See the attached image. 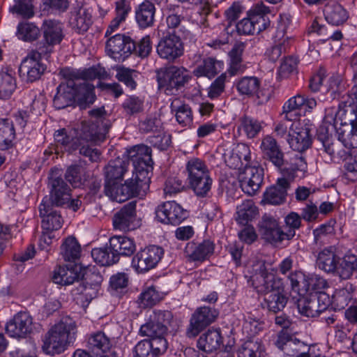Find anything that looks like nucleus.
<instances>
[{"mask_svg": "<svg viewBox=\"0 0 357 357\" xmlns=\"http://www.w3.org/2000/svg\"><path fill=\"white\" fill-rule=\"evenodd\" d=\"M50 195L43 199H48L51 206H62L68 204L71 199L70 189L64 180L59 176H52L50 178Z\"/></svg>", "mask_w": 357, "mask_h": 357, "instance_id": "obj_17", "label": "nucleus"}, {"mask_svg": "<svg viewBox=\"0 0 357 357\" xmlns=\"http://www.w3.org/2000/svg\"><path fill=\"white\" fill-rule=\"evenodd\" d=\"M15 128L8 119H0V150H6L12 146L15 139Z\"/></svg>", "mask_w": 357, "mask_h": 357, "instance_id": "obj_43", "label": "nucleus"}, {"mask_svg": "<svg viewBox=\"0 0 357 357\" xmlns=\"http://www.w3.org/2000/svg\"><path fill=\"white\" fill-rule=\"evenodd\" d=\"M342 137L340 135L338 140H334L332 142L326 143V146H324V151L333 158H337L345 160L347 158L348 152L342 148Z\"/></svg>", "mask_w": 357, "mask_h": 357, "instance_id": "obj_57", "label": "nucleus"}, {"mask_svg": "<svg viewBox=\"0 0 357 357\" xmlns=\"http://www.w3.org/2000/svg\"><path fill=\"white\" fill-rule=\"evenodd\" d=\"M106 50L113 59L123 61L136 50V43L130 36L116 34L107 40Z\"/></svg>", "mask_w": 357, "mask_h": 357, "instance_id": "obj_10", "label": "nucleus"}, {"mask_svg": "<svg viewBox=\"0 0 357 357\" xmlns=\"http://www.w3.org/2000/svg\"><path fill=\"white\" fill-rule=\"evenodd\" d=\"M340 258L335 253L333 246L326 248L320 251L317 257V265L321 270L328 273H335Z\"/></svg>", "mask_w": 357, "mask_h": 357, "instance_id": "obj_30", "label": "nucleus"}, {"mask_svg": "<svg viewBox=\"0 0 357 357\" xmlns=\"http://www.w3.org/2000/svg\"><path fill=\"white\" fill-rule=\"evenodd\" d=\"M167 331V329H166L164 325L160 324L151 319L149 322L141 326L139 333L142 336L150 337L149 340H158V339L166 340L165 335Z\"/></svg>", "mask_w": 357, "mask_h": 357, "instance_id": "obj_45", "label": "nucleus"}, {"mask_svg": "<svg viewBox=\"0 0 357 357\" xmlns=\"http://www.w3.org/2000/svg\"><path fill=\"white\" fill-rule=\"evenodd\" d=\"M60 75L65 79L57 87V93L54 98V106L57 109H64L75 103L76 93L75 71L70 68H64L60 71Z\"/></svg>", "mask_w": 357, "mask_h": 357, "instance_id": "obj_7", "label": "nucleus"}, {"mask_svg": "<svg viewBox=\"0 0 357 357\" xmlns=\"http://www.w3.org/2000/svg\"><path fill=\"white\" fill-rule=\"evenodd\" d=\"M237 89L242 95L256 96L258 104H264L270 98V93L260 89V81L256 77H244L237 83Z\"/></svg>", "mask_w": 357, "mask_h": 357, "instance_id": "obj_23", "label": "nucleus"}, {"mask_svg": "<svg viewBox=\"0 0 357 357\" xmlns=\"http://www.w3.org/2000/svg\"><path fill=\"white\" fill-rule=\"evenodd\" d=\"M260 149L264 159L270 161L278 168L284 165V153L273 136L266 135L261 139Z\"/></svg>", "mask_w": 357, "mask_h": 357, "instance_id": "obj_22", "label": "nucleus"}, {"mask_svg": "<svg viewBox=\"0 0 357 357\" xmlns=\"http://www.w3.org/2000/svg\"><path fill=\"white\" fill-rule=\"evenodd\" d=\"M75 81H76V85L75 86L76 98L75 99V102H76L81 109H85L95 101L96 96L94 93V86L82 79L76 73Z\"/></svg>", "mask_w": 357, "mask_h": 357, "instance_id": "obj_27", "label": "nucleus"}, {"mask_svg": "<svg viewBox=\"0 0 357 357\" xmlns=\"http://www.w3.org/2000/svg\"><path fill=\"white\" fill-rule=\"evenodd\" d=\"M156 73L159 87L166 88V90L178 89L188 82L190 79L185 68L174 66L160 68Z\"/></svg>", "mask_w": 357, "mask_h": 357, "instance_id": "obj_8", "label": "nucleus"}, {"mask_svg": "<svg viewBox=\"0 0 357 357\" xmlns=\"http://www.w3.org/2000/svg\"><path fill=\"white\" fill-rule=\"evenodd\" d=\"M115 229L123 231H132L137 228L139 221L136 216V202H130L126 204L113 217Z\"/></svg>", "mask_w": 357, "mask_h": 357, "instance_id": "obj_15", "label": "nucleus"}, {"mask_svg": "<svg viewBox=\"0 0 357 357\" xmlns=\"http://www.w3.org/2000/svg\"><path fill=\"white\" fill-rule=\"evenodd\" d=\"M336 110L331 114H327L324 118V123L318 130L317 137L322 144V146H326V143H331L335 140L333 137V134L335 130L333 125L335 120Z\"/></svg>", "mask_w": 357, "mask_h": 357, "instance_id": "obj_35", "label": "nucleus"}, {"mask_svg": "<svg viewBox=\"0 0 357 357\" xmlns=\"http://www.w3.org/2000/svg\"><path fill=\"white\" fill-rule=\"evenodd\" d=\"M16 89L13 76L8 72H0V98H9Z\"/></svg>", "mask_w": 357, "mask_h": 357, "instance_id": "obj_53", "label": "nucleus"}, {"mask_svg": "<svg viewBox=\"0 0 357 357\" xmlns=\"http://www.w3.org/2000/svg\"><path fill=\"white\" fill-rule=\"evenodd\" d=\"M264 353L261 343L253 340L245 342L237 351L238 357H263Z\"/></svg>", "mask_w": 357, "mask_h": 357, "instance_id": "obj_51", "label": "nucleus"}, {"mask_svg": "<svg viewBox=\"0 0 357 357\" xmlns=\"http://www.w3.org/2000/svg\"><path fill=\"white\" fill-rule=\"evenodd\" d=\"M244 49L245 43L238 42L230 51V67L228 72L231 75L242 73L245 70V66L242 63V54Z\"/></svg>", "mask_w": 357, "mask_h": 357, "instance_id": "obj_36", "label": "nucleus"}, {"mask_svg": "<svg viewBox=\"0 0 357 357\" xmlns=\"http://www.w3.org/2000/svg\"><path fill=\"white\" fill-rule=\"evenodd\" d=\"M222 62L213 57H208L203 60L194 70V74L197 76H205L208 78L215 77L222 68Z\"/></svg>", "mask_w": 357, "mask_h": 357, "instance_id": "obj_37", "label": "nucleus"}, {"mask_svg": "<svg viewBox=\"0 0 357 357\" xmlns=\"http://www.w3.org/2000/svg\"><path fill=\"white\" fill-rule=\"evenodd\" d=\"M116 252L109 250V248H94L91 251V257L94 261L101 266H110L119 261Z\"/></svg>", "mask_w": 357, "mask_h": 357, "instance_id": "obj_52", "label": "nucleus"}, {"mask_svg": "<svg viewBox=\"0 0 357 357\" xmlns=\"http://www.w3.org/2000/svg\"><path fill=\"white\" fill-rule=\"evenodd\" d=\"M164 254L163 249L151 245L141 250L132 258V266L138 272H146L153 268L160 261Z\"/></svg>", "mask_w": 357, "mask_h": 357, "instance_id": "obj_11", "label": "nucleus"}, {"mask_svg": "<svg viewBox=\"0 0 357 357\" xmlns=\"http://www.w3.org/2000/svg\"><path fill=\"white\" fill-rule=\"evenodd\" d=\"M290 40L289 38L283 39L282 41L273 45L267 50L266 56L272 61H276L289 47Z\"/></svg>", "mask_w": 357, "mask_h": 357, "instance_id": "obj_59", "label": "nucleus"}, {"mask_svg": "<svg viewBox=\"0 0 357 357\" xmlns=\"http://www.w3.org/2000/svg\"><path fill=\"white\" fill-rule=\"evenodd\" d=\"M317 301L312 294L300 298L297 301L298 312L307 317H315L319 314V310L317 308Z\"/></svg>", "mask_w": 357, "mask_h": 357, "instance_id": "obj_48", "label": "nucleus"}, {"mask_svg": "<svg viewBox=\"0 0 357 357\" xmlns=\"http://www.w3.org/2000/svg\"><path fill=\"white\" fill-rule=\"evenodd\" d=\"M253 271L250 281L257 291L264 294L263 307L274 313L282 310L287 303V297L282 293L280 279L268 271L264 261H257Z\"/></svg>", "mask_w": 357, "mask_h": 357, "instance_id": "obj_2", "label": "nucleus"}, {"mask_svg": "<svg viewBox=\"0 0 357 357\" xmlns=\"http://www.w3.org/2000/svg\"><path fill=\"white\" fill-rule=\"evenodd\" d=\"M128 158L132 162L134 172L150 175L153 160L151 149L144 144L137 145L128 151Z\"/></svg>", "mask_w": 357, "mask_h": 357, "instance_id": "obj_13", "label": "nucleus"}, {"mask_svg": "<svg viewBox=\"0 0 357 357\" xmlns=\"http://www.w3.org/2000/svg\"><path fill=\"white\" fill-rule=\"evenodd\" d=\"M213 243L210 241H204L199 244L190 242L187 244L185 253L192 261H203L208 255L213 253Z\"/></svg>", "mask_w": 357, "mask_h": 357, "instance_id": "obj_32", "label": "nucleus"}, {"mask_svg": "<svg viewBox=\"0 0 357 357\" xmlns=\"http://www.w3.org/2000/svg\"><path fill=\"white\" fill-rule=\"evenodd\" d=\"M354 287L347 283L343 288L337 289L332 297V301L335 307L339 310L345 308L354 301Z\"/></svg>", "mask_w": 357, "mask_h": 357, "instance_id": "obj_40", "label": "nucleus"}, {"mask_svg": "<svg viewBox=\"0 0 357 357\" xmlns=\"http://www.w3.org/2000/svg\"><path fill=\"white\" fill-rule=\"evenodd\" d=\"M289 188V182L286 178H279L275 185L265 192L262 201L273 205L281 204L285 201Z\"/></svg>", "mask_w": 357, "mask_h": 357, "instance_id": "obj_29", "label": "nucleus"}, {"mask_svg": "<svg viewBox=\"0 0 357 357\" xmlns=\"http://www.w3.org/2000/svg\"><path fill=\"white\" fill-rule=\"evenodd\" d=\"M17 35L20 39L24 41H33L38 38L40 30L33 23L23 22L19 24Z\"/></svg>", "mask_w": 357, "mask_h": 357, "instance_id": "obj_54", "label": "nucleus"}, {"mask_svg": "<svg viewBox=\"0 0 357 357\" xmlns=\"http://www.w3.org/2000/svg\"><path fill=\"white\" fill-rule=\"evenodd\" d=\"M171 109L176 112V118L177 121L183 125H189L192 120V112L190 107L185 104H182L178 98H175L171 103Z\"/></svg>", "mask_w": 357, "mask_h": 357, "instance_id": "obj_47", "label": "nucleus"}, {"mask_svg": "<svg viewBox=\"0 0 357 357\" xmlns=\"http://www.w3.org/2000/svg\"><path fill=\"white\" fill-rule=\"evenodd\" d=\"M88 344L91 352L96 355H100L111 349L112 342L104 333L98 332L89 337Z\"/></svg>", "mask_w": 357, "mask_h": 357, "instance_id": "obj_38", "label": "nucleus"}, {"mask_svg": "<svg viewBox=\"0 0 357 357\" xmlns=\"http://www.w3.org/2000/svg\"><path fill=\"white\" fill-rule=\"evenodd\" d=\"M135 70H130L124 67H118L116 68V79L121 82H123L128 87L134 89L136 86V83L134 80V75Z\"/></svg>", "mask_w": 357, "mask_h": 357, "instance_id": "obj_60", "label": "nucleus"}, {"mask_svg": "<svg viewBox=\"0 0 357 357\" xmlns=\"http://www.w3.org/2000/svg\"><path fill=\"white\" fill-rule=\"evenodd\" d=\"M296 124L298 123L296 121L287 119L284 117L283 119L275 124L274 132L278 137L287 141V138L291 135Z\"/></svg>", "mask_w": 357, "mask_h": 357, "instance_id": "obj_56", "label": "nucleus"}, {"mask_svg": "<svg viewBox=\"0 0 357 357\" xmlns=\"http://www.w3.org/2000/svg\"><path fill=\"white\" fill-rule=\"evenodd\" d=\"M305 103V97L296 96L290 98L283 106V112L282 115L287 119L296 121L299 116L297 112L298 109L303 107Z\"/></svg>", "mask_w": 357, "mask_h": 357, "instance_id": "obj_50", "label": "nucleus"}, {"mask_svg": "<svg viewBox=\"0 0 357 357\" xmlns=\"http://www.w3.org/2000/svg\"><path fill=\"white\" fill-rule=\"evenodd\" d=\"M109 250L116 252L117 258L119 256H130L135 250L136 246L132 239L123 236H114L109 241Z\"/></svg>", "mask_w": 357, "mask_h": 357, "instance_id": "obj_31", "label": "nucleus"}, {"mask_svg": "<svg viewBox=\"0 0 357 357\" xmlns=\"http://www.w3.org/2000/svg\"><path fill=\"white\" fill-rule=\"evenodd\" d=\"M167 349L166 340H144L139 342L133 349V357H158Z\"/></svg>", "mask_w": 357, "mask_h": 357, "instance_id": "obj_24", "label": "nucleus"}, {"mask_svg": "<svg viewBox=\"0 0 357 357\" xmlns=\"http://www.w3.org/2000/svg\"><path fill=\"white\" fill-rule=\"evenodd\" d=\"M357 271V257L354 255H345L339 260L335 273L343 280L349 279Z\"/></svg>", "mask_w": 357, "mask_h": 357, "instance_id": "obj_41", "label": "nucleus"}, {"mask_svg": "<svg viewBox=\"0 0 357 357\" xmlns=\"http://www.w3.org/2000/svg\"><path fill=\"white\" fill-rule=\"evenodd\" d=\"M156 218L165 224L178 225L187 218V212L175 202H167L158 206Z\"/></svg>", "mask_w": 357, "mask_h": 357, "instance_id": "obj_16", "label": "nucleus"}, {"mask_svg": "<svg viewBox=\"0 0 357 357\" xmlns=\"http://www.w3.org/2000/svg\"><path fill=\"white\" fill-rule=\"evenodd\" d=\"M75 329V323L70 317H62L46 334L43 351L52 355L63 351L70 342Z\"/></svg>", "mask_w": 357, "mask_h": 357, "instance_id": "obj_3", "label": "nucleus"}, {"mask_svg": "<svg viewBox=\"0 0 357 357\" xmlns=\"http://www.w3.org/2000/svg\"><path fill=\"white\" fill-rule=\"evenodd\" d=\"M218 316V312L209 307H201L192 315L187 329L189 337H196L206 327L213 323Z\"/></svg>", "mask_w": 357, "mask_h": 357, "instance_id": "obj_12", "label": "nucleus"}, {"mask_svg": "<svg viewBox=\"0 0 357 357\" xmlns=\"http://www.w3.org/2000/svg\"><path fill=\"white\" fill-rule=\"evenodd\" d=\"M222 343V337L218 330H208L198 340L197 346L205 352L216 350Z\"/></svg>", "mask_w": 357, "mask_h": 357, "instance_id": "obj_34", "label": "nucleus"}, {"mask_svg": "<svg viewBox=\"0 0 357 357\" xmlns=\"http://www.w3.org/2000/svg\"><path fill=\"white\" fill-rule=\"evenodd\" d=\"M149 182L150 175L147 173L134 172L132 177L123 184L107 188L106 195L117 202H123L130 197L139 195L142 191L144 192L149 188Z\"/></svg>", "mask_w": 357, "mask_h": 357, "instance_id": "obj_6", "label": "nucleus"}, {"mask_svg": "<svg viewBox=\"0 0 357 357\" xmlns=\"http://www.w3.org/2000/svg\"><path fill=\"white\" fill-rule=\"evenodd\" d=\"M155 8L153 3H142L135 11L136 21L141 28L152 26L155 22Z\"/></svg>", "mask_w": 357, "mask_h": 357, "instance_id": "obj_33", "label": "nucleus"}, {"mask_svg": "<svg viewBox=\"0 0 357 357\" xmlns=\"http://www.w3.org/2000/svg\"><path fill=\"white\" fill-rule=\"evenodd\" d=\"M259 233L261 237L267 242L276 243L287 239H291L296 234L293 230L283 231L279 226L278 221L270 215L263 216L259 222Z\"/></svg>", "mask_w": 357, "mask_h": 357, "instance_id": "obj_9", "label": "nucleus"}, {"mask_svg": "<svg viewBox=\"0 0 357 357\" xmlns=\"http://www.w3.org/2000/svg\"><path fill=\"white\" fill-rule=\"evenodd\" d=\"M290 148L298 152L307 149L312 143L310 130L307 127H298L296 124L291 135L287 138Z\"/></svg>", "mask_w": 357, "mask_h": 357, "instance_id": "obj_28", "label": "nucleus"}, {"mask_svg": "<svg viewBox=\"0 0 357 357\" xmlns=\"http://www.w3.org/2000/svg\"><path fill=\"white\" fill-rule=\"evenodd\" d=\"M32 318L26 312H19L10 320L6 327L10 336L20 339L25 338L32 331Z\"/></svg>", "mask_w": 357, "mask_h": 357, "instance_id": "obj_19", "label": "nucleus"}, {"mask_svg": "<svg viewBox=\"0 0 357 357\" xmlns=\"http://www.w3.org/2000/svg\"><path fill=\"white\" fill-rule=\"evenodd\" d=\"M81 253V246L73 236L67 237L61 245V254L65 261H75L79 259Z\"/></svg>", "mask_w": 357, "mask_h": 357, "instance_id": "obj_42", "label": "nucleus"}, {"mask_svg": "<svg viewBox=\"0 0 357 357\" xmlns=\"http://www.w3.org/2000/svg\"><path fill=\"white\" fill-rule=\"evenodd\" d=\"M160 299V296L154 287H149L143 291L139 297L140 303L144 307H151L156 304Z\"/></svg>", "mask_w": 357, "mask_h": 357, "instance_id": "obj_61", "label": "nucleus"}, {"mask_svg": "<svg viewBox=\"0 0 357 357\" xmlns=\"http://www.w3.org/2000/svg\"><path fill=\"white\" fill-rule=\"evenodd\" d=\"M239 122L238 132H243L250 139L255 137L262 129L261 122L248 116L241 117Z\"/></svg>", "mask_w": 357, "mask_h": 357, "instance_id": "obj_46", "label": "nucleus"}, {"mask_svg": "<svg viewBox=\"0 0 357 357\" xmlns=\"http://www.w3.org/2000/svg\"><path fill=\"white\" fill-rule=\"evenodd\" d=\"M162 128V122L156 116H149L139 123V129L144 132H160Z\"/></svg>", "mask_w": 357, "mask_h": 357, "instance_id": "obj_63", "label": "nucleus"}, {"mask_svg": "<svg viewBox=\"0 0 357 357\" xmlns=\"http://www.w3.org/2000/svg\"><path fill=\"white\" fill-rule=\"evenodd\" d=\"M10 10L26 18L33 15L31 0H16V3Z\"/></svg>", "mask_w": 357, "mask_h": 357, "instance_id": "obj_62", "label": "nucleus"}, {"mask_svg": "<svg viewBox=\"0 0 357 357\" xmlns=\"http://www.w3.org/2000/svg\"><path fill=\"white\" fill-rule=\"evenodd\" d=\"M325 18L333 25H340L347 19V11L340 4L329 6L324 10Z\"/></svg>", "mask_w": 357, "mask_h": 357, "instance_id": "obj_49", "label": "nucleus"}, {"mask_svg": "<svg viewBox=\"0 0 357 357\" xmlns=\"http://www.w3.org/2000/svg\"><path fill=\"white\" fill-rule=\"evenodd\" d=\"M42 31L45 44H40L38 46L49 47L52 50V47L59 44L64 37L63 26L56 20H48L44 21Z\"/></svg>", "mask_w": 357, "mask_h": 357, "instance_id": "obj_25", "label": "nucleus"}, {"mask_svg": "<svg viewBox=\"0 0 357 357\" xmlns=\"http://www.w3.org/2000/svg\"><path fill=\"white\" fill-rule=\"evenodd\" d=\"M51 52L52 49L45 46H38L36 50L31 51L20 66V77L27 82L39 79L46 70L43 59H47Z\"/></svg>", "mask_w": 357, "mask_h": 357, "instance_id": "obj_4", "label": "nucleus"}, {"mask_svg": "<svg viewBox=\"0 0 357 357\" xmlns=\"http://www.w3.org/2000/svg\"><path fill=\"white\" fill-rule=\"evenodd\" d=\"M79 273L73 267L60 266L55 270L52 277L54 283L61 285H69L79 278Z\"/></svg>", "mask_w": 357, "mask_h": 357, "instance_id": "obj_44", "label": "nucleus"}, {"mask_svg": "<svg viewBox=\"0 0 357 357\" xmlns=\"http://www.w3.org/2000/svg\"><path fill=\"white\" fill-rule=\"evenodd\" d=\"M91 119L89 122L82 121L74 129L76 140L79 142V154L88 158L91 162L100 160V151L93 149L89 144L98 145L105 139L109 125L106 120L107 112L104 107L93 109L89 112Z\"/></svg>", "mask_w": 357, "mask_h": 357, "instance_id": "obj_1", "label": "nucleus"}, {"mask_svg": "<svg viewBox=\"0 0 357 357\" xmlns=\"http://www.w3.org/2000/svg\"><path fill=\"white\" fill-rule=\"evenodd\" d=\"M57 146L64 151L72 153L79 150V142L76 140L75 132L68 134L65 128L56 130L54 135Z\"/></svg>", "mask_w": 357, "mask_h": 357, "instance_id": "obj_39", "label": "nucleus"}, {"mask_svg": "<svg viewBox=\"0 0 357 357\" xmlns=\"http://www.w3.org/2000/svg\"><path fill=\"white\" fill-rule=\"evenodd\" d=\"M264 179V169L259 167L248 165L239 174V182L242 190L253 195L261 187Z\"/></svg>", "mask_w": 357, "mask_h": 357, "instance_id": "obj_14", "label": "nucleus"}, {"mask_svg": "<svg viewBox=\"0 0 357 357\" xmlns=\"http://www.w3.org/2000/svg\"><path fill=\"white\" fill-rule=\"evenodd\" d=\"M186 172L190 187L199 197H205L210 191L213 180L208 167L202 160L193 158L186 164Z\"/></svg>", "mask_w": 357, "mask_h": 357, "instance_id": "obj_5", "label": "nucleus"}, {"mask_svg": "<svg viewBox=\"0 0 357 357\" xmlns=\"http://www.w3.org/2000/svg\"><path fill=\"white\" fill-rule=\"evenodd\" d=\"M129 162L121 158H117L109 161L104 169L105 177V192L107 195V188H115L118 181L123 179L128 170Z\"/></svg>", "mask_w": 357, "mask_h": 357, "instance_id": "obj_18", "label": "nucleus"}, {"mask_svg": "<svg viewBox=\"0 0 357 357\" xmlns=\"http://www.w3.org/2000/svg\"><path fill=\"white\" fill-rule=\"evenodd\" d=\"M48 199H43L39 206V213L42 218V228L47 231L59 229L63 223V220L59 211L54 209Z\"/></svg>", "mask_w": 357, "mask_h": 357, "instance_id": "obj_21", "label": "nucleus"}, {"mask_svg": "<svg viewBox=\"0 0 357 357\" xmlns=\"http://www.w3.org/2000/svg\"><path fill=\"white\" fill-rule=\"evenodd\" d=\"M124 112L128 115H132L142 110V102L135 97H129L122 105Z\"/></svg>", "mask_w": 357, "mask_h": 357, "instance_id": "obj_64", "label": "nucleus"}, {"mask_svg": "<svg viewBox=\"0 0 357 357\" xmlns=\"http://www.w3.org/2000/svg\"><path fill=\"white\" fill-rule=\"evenodd\" d=\"M183 45L179 37L170 34L162 38L157 46L158 55L168 61H174L183 54Z\"/></svg>", "mask_w": 357, "mask_h": 357, "instance_id": "obj_20", "label": "nucleus"}, {"mask_svg": "<svg viewBox=\"0 0 357 357\" xmlns=\"http://www.w3.org/2000/svg\"><path fill=\"white\" fill-rule=\"evenodd\" d=\"M79 77L86 82V80H93L95 79H105L108 77L109 74L105 69L100 65L91 67L82 73H77Z\"/></svg>", "mask_w": 357, "mask_h": 357, "instance_id": "obj_58", "label": "nucleus"}, {"mask_svg": "<svg viewBox=\"0 0 357 357\" xmlns=\"http://www.w3.org/2000/svg\"><path fill=\"white\" fill-rule=\"evenodd\" d=\"M257 214V208L252 200H246L237 206L238 219L241 223L253 219Z\"/></svg>", "mask_w": 357, "mask_h": 357, "instance_id": "obj_55", "label": "nucleus"}, {"mask_svg": "<svg viewBox=\"0 0 357 357\" xmlns=\"http://www.w3.org/2000/svg\"><path fill=\"white\" fill-rule=\"evenodd\" d=\"M92 15L83 4H77L70 13L69 23L73 29L79 33L86 31L92 24Z\"/></svg>", "mask_w": 357, "mask_h": 357, "instance_id": "obj_26", "label": "nucleus"}]
</instances>
